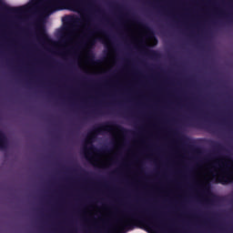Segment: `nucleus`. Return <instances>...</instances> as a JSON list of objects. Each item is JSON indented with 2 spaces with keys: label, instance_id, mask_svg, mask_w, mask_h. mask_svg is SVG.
Returning a JSON list of instances; mask_svg holds the SVG:
<instances>
[{
  "label": "nucleus",
  "instance_id": "1",
  "mask_svg": "<svg viewBox=\"0 0 233 233\" xmlns=\"http://www.w3.org/2000/svg\"><path fill=\"white\" fill-rule=\"evenodd\" d=\"M86 1L88 0H46L42 8L46 14L61 10L66 6L72 12L80 15V25L70 33L72 45L80 46L81 51L78 56V64L83 70H88V16L86 15Z\"/></svg>",
  "mask_w": 233,
  "mask_h": 233
},
{
  "label": "nucleus",
  "instance_id": "2",
  "mask_svg": "<svg viewBox=\"0 0 233 233\" xmlns=\"http://www.w3.org/2000/svg\"><path fill=\"white\" fill-rule=\"evenodd\" d=\"M129 220L119 221V232L123 230H134L136 223L145 225L150 230H160V232H168V227L165 224L159 216L148 210H137L129 213Z\"/></svg>",
  "mask_w": 233,
  "mask_h": 233
},
{
  "label": "nucleus",
  "instance_id": "3",
  "mask_svg": "<svg viewBox=\"0 0 233 233\" xmlns=\"http://www.w3.org/2000/svg\"><path fill=\"white\" fill-rule=\"evenodd\" d=\"M113 128H116L121 134H128V130L115 122H105L95 127L96 134H103V132H110Z\"/></svg>",
  "mask_w": 233,
  "mask_h": 233
},
{
  "label": "nucleus",
  "instance_id": "4",
  "mask_svg": "<svg viewBox=\"0 0 233 233\" xmlns=\"http://www.w3.org/2000/svg\"><path fill=\"white\" fill-rule=\"evenodd\" d=\"M203 194H205V196H207L208 198L206 199V203H212V199H214V198H216V195L214 193H212V189H210V183H206L203 186Z\"/></svg>",
  "mask_w": 233,
  "mask_h": 233
},
{
  "label": "nucleus",
  "instance_id": "5",
  "mask_svg": "<svg viewBox=\"0 0 233 233\" xmlns=\"http://www.w3.org/2000/svg\"><path fill=\"white\" fill-rule=\"evenodd\" d=\"M133 21L135 23H137V25H138V26H141V28H144V30H146L149 35V37H154V31L152 30V28H150L148 26V25L136 19V18H133Z\"/></svg>",
  "mask_w": 233,
  "mask_h": 233
},
{
  "label": "nucleus",
  "instance_id": "6",
  "mask_svg": "<svg viewBox=\"0 0 233 233\" xmlns=\"http://www.w3.org/2000/svg\"><path fill=\"white\" fill-rule=\"evenodd\" d=\"M215 182L221 183V185H228V183H232V177L230 175H222L218 177Z\"/></svg>",
  "mask_w": 233,
  "mask_h": 233
},
{
  "label": "nucleus",
  "instance_id": "7",
  "mask_svg": "<svg viewBox=\"0 0 233 233\" xmlns=\"http://www.w3.org/2000/svg\"><path fill=\"white\" fill-rule=\"evenodd\" d=\"M40 36L42 37V39H44V41L50 43V38H48V35H46V33L44 30L40 31Z\"/></svg>",
  "mask_w": 233,
  "mask_h": 233
},
{
  "label": "nucleus",
  "instance_id": "8",
  "mask_svg": "<svg viewBox=\"0 0 233 233\" xmlns=\"http://www.w3.org/2000/svg\"><path fill=\"white\" fill-rule=\"evenodd\" d=\"M95 32L96 34H101L102 35H106V32H105V30H103V28L97 26L95 28Z\"/></svg>",
  "mask_w": 233,
  "mask_h": 233
},
{
  "label": "nucleus",
  "instance_id": "9",
  "mask_svg": "<svg viewBox=\"0 0 233 233\" xmlns=\"http://www.w3.org/2000/svg\"><path fill=\"white\" fill-rule=\"evenodd\" d=\"M25 11H26V7H25V6L15 8V12L22 13V12H25Z\"/></svg>",
  "mask_w": 233,
  "mask_h": 233
},
{
  "label": "nucleus",
  "instance_id": "10",
  "mask_svg": "<svg viewBox=\"0 0 233 233\" xmlns=\"http://www.w3.org/2000/svg\"><path fill=\"white\" fill-rule=\"evenodd\" d=\"M147 54L148 56H152L153 57H156V56H157V52H156V51H154V50H148V51L147 52Z\"/></svg>",
  "mask_w": 233,
  "mask_h": 233
},
{
  "label": "nucleus",
  "instance_id": "11",
  "mask_svg": "<svg viewBox=\"0 0 233 233\" xmlns=\"http://www.w3.org/2000/svg\"><path fill=\"white\" fill-rule=\"evenodd\" d=\"M3 147H5V137L0 134V148H3Z\"/></svg>",
  "mask_w": 233,
  "mask_h": 233
},
{
  "label": "nucleus",
  "instance_id": "12",
  "mask_svg": "<svg viewBox=\"0 0 233 233\" xmlns=\"http://www.w3.org/2000/svg\"><path fill=\"white\" fill-rule=\"evenodd\" d=\"M98 41H101L102 43H105V40H103V37H98Z\"/></svg>",
  "mask_w": 233,
  "mask_h": 233
},
{
  "label": "nucleus",
  "instance_id": "13",
  "mask_svg": "<svg viewBox=\"0 0 233 233\" xmlns=\"http://www.w3.org/2000/svg\"><path fill=\"white\" fill-rule=\"evenodd\" d=\"M96 113L99 114V115L103 114V112L100 109H97Z\"/></svg>",
  "mask_w": 233,
  "mask_h": 233
},
{
  "label": "nucleus",
  "instance_id": "14",
  "mask_svg": "<svg viewBox=\"0 0 233 233\" xmlns=\"http://www.w3.org/2000/svg\"><path fill=\"white\" fill-rule=\"evenodd\" d=\"M216 147H217L218 149H221V148H222V147H221L220 144H218Z\"/></svg>",
  "mask_w": 233,
  "mask_h": 233
},
{
  "label": "nucleus",
  "instance_id": "15",
  "mask_svg": "<svg viewBox=\"0 0 233 233\" xmlns=\"http://www.w3.org/2000/svg\"><path fill=\"white\" fill-rule=\"evenodd\" d=\"M88 57H89V59H90V46H89Z\"/></svg>",
  "mask_w": 233,
  "mask_h": 233
},
{
  "label": "nucleus",
  "instance_id": "16",
  "mask_svg": "<svg viewBox=\"0 0 233 233\" xmlns=\"http://www.w3.org/2000/svg\"><path fill=\"white\" fill-rule=\"evenodd\" d=\"M98 152H106V149H104V150H98Z\"/></svg>",
  "mask_w": 233,
  "mask_h": 233
},
{
  "label": "nucleus",
  "instance_id": "17",
  "mask_svg": "<svg viewBox=\"0 0 233 233\" xmlns=\"http://www.w3.org/2000/svg\"><path fill=\"white\" fill-rule=\"evenodd\" d=\"M216 167H223L221 164L216 165Z\"/></svg>",
  "mask_w": 233,
  "mask_h": 233
},
{
  "label": "nucleus",
  "instance_id": "18",
  "mask_svg": "<svg viewBox=\"0 0 233 233\" xmlns=\"http://www.w3.org/2000/svg\"><path fill=\"white\" fill-rule=\"evenodd\" d=\"M86 157H88V155L86 154Z\"/></svg>",
  "mask_w": 233,
  "mask_h": 233
},
{
  "label": "nucleus",
  "instance_id": "19",
  "mask_svg": "<svg viewBox=\"0 0 233 233\" xmlns=\"http://www.w3.org/2000/svg\"><path fill=\"white\" fill-rule=\"evenodd\" d=\"M90 145H91V143H90V140H89V150H90Z\"/></svg>",
  "mask_w": 233,
  "mask_h": 233
},
{
  "label": "nucleus",
  "instance_id": "20",
  "mask_svg": "<svg viewBox=\"0 0 233 233\" xmlns=\"http://www.w3.org/2000/svg\"><path fill=\"white\" fill-rule=\"evenodd\" d=\"M98 12H101V9H98Z\"/></svg>",
  "mask_w": 233,
  "mask_h": 233
},
{
  "label": "nucleus",
  "instance_id": "21",
  "mask_svg": "<svg viewBox=\"0 0 233 233\" xmlns=\"http://www.w3.org/2000/svg\"><path fill=\"white\" fill-rule=\"evenodd\" d=\"M144 48H147V46H144Z\"/></svg>",
  "mask_w": 233,
  "mask_h": 233
},
{
  "label": "nucleus",
  "instance_id": "22",
  "mask_svg": "<svg viewBox=\"0 0 233 233\" xmlns=\"http://www.w3.org/2000/svg\"><path fill=\"white\" fill-rule=\"evenodd\" d=\"M89 37H90V30H89Z\"/></svg>",
  "mask_w": 233,
  "mask_h": 233
}]
</instances>
